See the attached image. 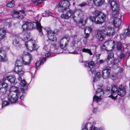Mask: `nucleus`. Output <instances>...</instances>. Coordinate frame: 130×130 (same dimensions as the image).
I'll return each mask as SVG.
<instances>
[{"label":"nucleus","mask_w":130,"mask_h":130,"mask_svg":"<svg viewBox=\"0 0 130 130\" xmlns=\"http://www.w3.org/2000/svg\"><path fill=\"white\" fill-rule=\"evenodd\" d=\"M13 44L14 45H19V39L16 38L14 39L13 41Z\"/></svg>","instance_id":"obj_39"},{"label":"nucleus","mask_w":130,"mask_h":130,"mask_svg":"<svg viewBox=\"0 0 130 130\" xmlns=\"http://www.w3.org/2000/svg\"><path fill=\"white\" fill-rule=\"evenodd\" d=\"M111 68L109 66L106 67L102 71V75L104 78H107L109 77L110 72Z\"/></svg>","instance_id":"obj_14"},{"label":"nucleus","mask_w":130,"mask_h":130,"mask_svg":"<svg viewBox=\"0 0 130 130\" xmlns=\"http://www.w3.org/2000/svg\"><path fill=\"white\" fill-rule=\"evenodd\" d=\"M104 60L103 59H101L99 60L98 62V63L99 64H102L104 63Z\"/></svg>","instance_id":"obj_49"},{"label":"nucleus","mask_w":130,"mask_h":130,"mask_svg":"<svg viewBox=\"0 0 130 130\" xmlns=\"http://www.w3.org/2000/svg\"><path fill=\"white\" fill-rule=\"evenodd\" d=\"M15 79L14 75H9L6 76L4 77L2 80L3 81H5L7 80L11 83H14L15 82Z\"/></svg>","instance_id":"obj_17"},{"label":"nucleus","mask_w":130,"mask_h":130,"mask_svg":"<svg viewBox=\"0 0 130 130\" xmlns=\"http://www.w3.org/2000/svg\"><path fill=\"white\" fill-rule=\"evenodd\" d=\"M128 96L129 98L130 97V93H129V94L128 95Z\"/></svg>","instance_id":"obj_57"},{"label":"nucleus","mask_w":130,"mask_h":130,"mask_svg":"<svg viewBox=\"0 0 130 130\" xmlns=\"http://www.w3.org/2000/svg\"><path fill=\"white\" fill-rule=\"evenodd\" d=\"M7 90L4 89L0 88V96L2 95L5 94Z\"/></svg>","instance_id":"obj_38"},{"label":"nucleus","mask_w":130,"mask_h":130,"mask_svg":"<svg viewBox=\"0 0 130 130\" xmlns=\"http://www.w3.org/2000/svg\"><path fill=\"white\" fill-rule=\"evenodd\" d=\"M6 33V30L4 29H0V41L4 37Z\"/></svg>","instance_id":"obj_28"},{"label":"nucleus","mask_w":130,"mask_h":130,"mask_svg":"<svg viewBox=\"0 0 130 130\" xmlns=\"http://www.w3.org/2000/svg\"><path fill=\"white\" fill-rule=\"evenodd\" d=\"M87 39L84 38L83 39V42L85 44H87Z\"/></svg>","instance_id":"obj_51"},{"label":"nucleus","mask_w":130,"mask_h":130,"mask_svg":"<svg viewBox=\"0 0 130 130\" xmlns=\"http://www.w3.org/2000/svg\"><path fill=\"white\" fill-rule=\"evenodd\" d=\"M74 11V13L72 14L71 18L76 23H82L83 21V14L81 10L78 9Z\"/></svg>","instance_id":"obj_8"},{"label":"nucleus","mask_w":130,"mask_h":130,"mask_svg":"<svg viewBox=\"0 0 130 130\" xmlns=\"http://www.w3.org/2000/svg\"><path fill=\"white\" fill-rule=\"evenodd\" d=\"M46 14L48 16H52V13L51 12L49 11H46Z\"/></svg>","instance_id":"obj_46"},{"label":"nucleus","mask_w":130,"mask_h":130,"mask_svg":"<svg viewBox=\"0 0 130 130\" xmlns=\"http://www.w3.org/2000/svg\"><path fill=\"white\" fill-rule=\"evenodd\" d=\"M21 66V62L19 60H17L16 61L15 64V67Z\"/></svg>","instance_id":"obj_44"},{"label":"nucleus","mask_w":130,"mask_h":130,"mask_svg":"<svg viewBox=\"0 0 130 130\" xmlns=\"http://www.w3.org/2000/svg\"><path fill=\"white\" fill-rule=\"evenodd\" d=\"M9 104V103L7 101H4L2 104V107L8 105Z\"/></svg>","instance_id":"obj_43"},{"label":"nucleus","mask_w":130,"mask_h":130,"mask_svg":"<svg viewBox=\"0 0 130 130\" xmlns=\"http://www.w3.org/2000/svg\"><path fill=\"white\" fill-rule=\"evenodd\" d=\"M93 16L90 17V20L96 24H102L105 20L106 15L101 12L95 10L93 13Z\"/></svg>","instance_id":"obj_3"},{"label":"nucleus","mask_w":130,"mask_h":130,"mask_svg":"<svg viewBox=\"0 0 130 130\" xmlns=\"http://www.w3.org/2000/svg\"><path fill=\"white\" fill-rule=\"evenodd\" d=\"M45 0H31L32 2L34 5H37L40 4Z\"/></svg>","instance_id":"obj_35"},{"label":"nucleus","mask_w":130,"mask_h":130,"mask_svg":"<svg viewBox=\"0 0 130 130\" xmlns=\"http://www.w3.org/2000/svg\"><path fill=\"white\" fill-rule=\"evenodd\" d=\"M79 41L78 40L77 38L76 37H75L73 39V41L71 44V46H73V47H75L77 45V43Z\"/></svg>","instance_id":"obj_30"},{"label":"nucleus","mask_w":130,"mask_h":130,"mask_svg":"<svg viewBox=\"0 0 130 130\" xmlns=\"http://www.w3.org/2000/svg\"><path fill=\"white\" fill-rule=\"evenodd\" d=\"M125 89L124 86L120 85L119 87L118 94L121 96H123L125 95Z\"/></svg>","instance_id":"obj_23"},{"label":"nucleus","mask_w":130,"mask_h":130,"mask_svg":"<svg viewBox=\"0 0 130 130\" xmlns=\"http://www.w3.org/2000/svg\"><path fill=\"white\" fill-rule=\"evenodd\" d=\"M74 11L70 10L67 12L66 14H62L61 17L64 19H68L71 16L72 14L74 13Z\"/></svg>","instance_id":"obj_21"},{"label":"nucleus","mask_w":130,"mask_h":130,"mask_svg":"<svg viewBox=\"0 0 130 130\" xmlns=\"http://www.w3.org/2000/svg\"><path fill=\"white\" fill-rule=\"evenodd\" d=\"M125 54L124 52H122L119 55L118 58L120 59L123 58L125 57Z\"/></svg>","instance_id":"obj_42"},{"label":"nucleus","mask_w":130,"mask_h":130,"mask_svg":"<svg viewBox=\"0 0 130 130\" xmlns=\"http://www.w3.org/2000/svg\"><path fill=\"white\" fill-rule=\"evenodd\" d=\"M35 26H36L37 29L39 32L41 33V35H42V27L41 26L40 23L38 21H36V22H33L32 23L28 22H24L22 26V27L23 30H26L28 29L34 28Z\"/></svg>","instance_id":"obj_5"},{"label":"nucleus","mask_w":130,"mask_h":130,"mask_svg":"<svg viewBox=\"0 0 130 130\" xmlns=\"http://www.w3.org/2000/svg\"><path fill=\"white\" fill-rule=\"evenodd\" d=\"M93 3L95 5L99 7L101 6L103 3V0H93Z\"/></svg>","instance_id":"obj_27"},{"label":"nucleus","mask_w":130,"mask_h":130,"mask_svg":"<svg viewBox=\"0 0 130 130\" xmlns=\"http://www.w3.org/2000/svg\"><path fill=\"white\" fill-rule=\"evenodd\" d=\"M24 59L22 58V62L23 64L25 65H29L32 59V57L29 53H27L24 57Z\"/></svg>","instance_id":"obj_13"},{"label":"nucleus","mask_w":130,"mask_h":130,"mask_svg":"<svg viewBox=\"0 0 130 130\" xmlns=\"http://www.w3.org/2000/svg\"><path fill=\"white\" fill-rule=\"evenodd\" d=\"M122 48V45L120 42H118L117 44V49L119 50Z\"/></svg>","instance_id":"obj_41"},{"label":"nucleus","mask_w":130,"mask_h":130,"mask_svg":"<svg viewBox=\"0 0 130 130\" xmlns=\"http://www.w3.org/2000/svg\"><path fill=\"white\" fill-rule=\"evenodd\" d=\"M106 61L108 64H111L112 67L115 69L119 67V64L117 62V59L114 58L112 53L108 55Z\"/></svg>","instance_id":"obj_9"},{"label":"nucleus","mask_w":130,"mask_h":130,"mask_svg":"<svg viewBox=\"0 0 130 130\" xmlns=\"http://www.w3.org/2000/svg\"><path fill=\"white\" fill-rule=\"evenodd\" d=\"M46 61V58H44L41 61H38L36 63V66L37 67H39L40 65L43 64Z\"/></svg>","instance_id":"obj_31"},{"label":"nucleus","mask_w":130,"mask_h":130,"mask_svg":"<svg viewBox=\"0 0 130 130\" xmlns=\"http://www.w3.org/2000/svg\"><path fill=\"white\" fill-rule=\"evenodd\" d=\"M106 46L104 43L101 45V49L106 50Z\"/></svg>","instance_id":"obj_47"},{"label":"nucleus","mask_w":130,"mask_h":130,"mask_svg":"<svg viewBox=\"0 0 130 130\" xmlns=\"http://www.w3.org/2000/svg\"><path fill=\"white\" fill-rule=\"evenodd\" d=\"M107 1L108 3H110V0H107Z\"/></svg>","instance_id":"obj_56"},{"label":"nucleus","mask_w":130,"mask_h":130,"mask_svg":"<svg viewBox=\"0 0 130 130\" xmlns=\"http://www.w3.org/2000/svg\"><path fill=\"white\" fill-rule=\"evenodd\" d=\"M26 37L24 38L25 41V45L28 50L31 52L33 50H36L39 47V46L36 43L35 41L32 39L29 40L30 35L29 33H27L25 35Z\"/></svg>","instance_id":"obj_4"},{"label":"nucleus","mask_w":130,"mask_h":130,"mask_svg":"<svg viewBox=\"0 0 130 130\" xmlns=\"http://www.w3.org/2000/svg\"><path fill=\"white\" fill-rule=\"evenodd\" d=\"M8 59L6 57L4 51L2 50V48H0V60L5 61H7Z\"/></svg>","instance_id":"obj_25"},{"label":"nucleus","mask_w":130,"mask_h":130,"mask_svg":"<svg viewBox=\"0 0 130 130\" xmlns=\"http://www.w3.org/2000/svg\"><path fill=\"white\" fill-rule=\"evenodd\" d=\"M105 31V30L104 29L100 30L97 31L98 39L99 41H102L104 39L105 36L103 33Z\"/></svg>","instance_id":"obj_22"},{"label":"nucleus","mask_w":130,"mask_h":130,"mask_svg":"<svg viewBox=\"0 0 130 130\" xmlns=\"http://www.w3.org/2000/svg\"><path fill=\"white\" fill-rule=\"evenodd\" d=\"M101 54H98L96 55V58L97 59H100V56Z\"/></svg>","instance_id":"obj_48"},{"label":"nucleus","mask_w":130,"mask_h":130,"mask_svg":"<svg viewBox=\"0 0 130 130\" xmlns=\"http://www.w3.org/2000/svg\"><path fill=\"white\" fill-rule=\"evenodd\" d=\"M87 127L88 128V130H98V128L92 125L90 123H88L87 124Z\"/></svg>","instance_id":"obj_29"},{"label":"nucleus","mask_w":130,"mask_h":130,"mask_svg":"<svg viewBox=\"0 0 130 130\" xmlns=\"http://www.w3.org/2000/svg\"><path fill=\"white\" fill-rule=\"evenodd\" d=\"M20 96L16 94L9 93L8 95V101L11 103H20L21 102V100L20 99Z\"/></svg>","instance_id":"obj_10"},{"label":"nucleus","mask_w":130,"mask_h":130,"mask_svg":"<svg viewBox=\"0 0 130 130\" xmlns=\"http://www.w3.org/2000/svg\"><path fill=\"white\" fill-rule=\"evenodd\" d=\"M103 93V92L102 89L98 88L95 94L94 95L93 97V101H95L97 103L100 101L101 100V94Z\"/></svg>","instance_id":"obj_11"},{"label":"nucleus","mask_w":130,"mask_h":130,"mask_svg":"<svg viewBox=\"0 0 130 130\" xmlns=\"http://www.w3.org/2000/svg\"><path fill=\"white\" fill-rule=\"evenodd\" d=\"M82 51L83 52L87 53L90 55H92L93 54V53L91 50L89 49L84 48L82 49Z\"/></svg>","instance_id":"obj_34"},{"label":"nucleus","mask_w":130,"mask_h":130,"mask_svg":"<svg viewBox=\"0 0 130 130\" xmlns=\"http://www.w3.org/2000/svg\"><path fill=\"white\" fill-rule=\"evenodd\" d=\"M20 12L23 14H24L25 13V10L23 9L20 10L19 11H14L13 12L14 14L12 15L13 17L14 18H16L19 19H22L23 17V15H20Z\"/></svg>","instance_id":"obj_20"},{"label":"nucleus","mask_w":130,"mask_h":130,"mask_svg":"<svg viewBox=\"0 0 130 130\" xmlns=\"http://www.w3.org/2000/svg\"><path fill=\"white\" fill-rule=\"evenodd\" d=\"M70 5L68 0H61L57 3L56 9L59 12H63L69 8Z\"/></svg>","instance_id":"obj_7"},{"label":"nucleus","mask_w":130,"mask_h":130,"mask_svg":"<svg viewBox=\"0 0 130 130\" xmlns=\"http://www.w3.org/2000/svg\"><path fill=\"white\" fill-rule=\"evenodd\" d=\"M73 48H74V47H71L70 50H71V49H73Z\"/></svg>","instance_id":"obj_58"},{"label":"nucleus","mask_w":130,"mask_h":130,"mask_svg":"<svg viewBox=\"0 0 130 130\" xmlns=\"http://www.w3.org/2000/svg\"><path fill=\"white\" fill-rule=\"evenodd\" d=\"M75 4V3L73 2V5H74Z\"/></svg>","instance_id":"obj_59"},{"label":"nucleus","mask_w":130,"mask_h":130,"mask_svg":"<svg viewBox=\"0 0 130 130\" xmlns=\"http://www.w3.org/2000/svg\"><path fill=\"white\" fill-rule=\"evenodd\" d=\"M14 71L19 75H22L24 73V69L21 66L15 67Z\"/></svg>","instance_id":"obj_24"},{"label":"nucleus","mask_w":130,"mask_h":130,"mask_svg":"<svg viewBox=\"0 0 130 130\" xmlns=\"http://www.w3.org/2000/svg\"><path fill=\"white\" fill-rule=\"evenodd\" d=\"M19 80L21 81L20 87L21 90L23 92H20L19 88L14 86L11 87L10 89V92L9 93H12L13 94H16L20 96V100L23 98V92L26 90L28 86V84L26 83L23 77H22L21 76H19L18 78Z\"/></svg>","instance_id":"obj_2"},{"label":"nucleus","mask_w":130,"mask_h":130,"mask_svg":"<svg viewBox=\"0 0 130 130\" xmlns=\"http://www.w3.org/2000/svg\"><path fill=\"white\" fill-rule=\"evenodd\" d=\"M87 5V3L85 2H82V3H81L80 4H79L78 5V6H80L81 7H83L85 6L86 5Z\"/></svg>","instance_id":"obj_45"},{"label":"nucleus","mask_w":130,"mask_h":130,"mask_svg":"<svg viewBox=\"0 0 130 130\" xmlns=\"http://www.w3.org/2000/svg\"><path fill=\"white\" fill-rule=\"evenodd\" d=\"M15 5L14 2V1L12 0L11 1L8 2V3L7 4V7L10 8H11L13 7Z\"/></svg>","instance_id":"obj_33"},{"label":"nucleus","mask_w":130,"mask_h":130,"mask_svg":"<svg viewBox=\"0 0 130 130\" xmlns=\"http://www.w3.org/2000/svg\"><path fill=\"white\" fill-rule=\"evenodd\" d=\"M104 44L106 46L108 45H109L111 46L112 48L111 50V51L113 50L115 48V43L114 41L112 40L106 41Z\"/></svg>","instance_id":"obj_26"},{"label":"nucleus","mask_w":130,"mask_h":130,"mask_svg":"<svg viewBox=\"0 0 130 130\" xmlns=\"http://www.w3.org/2000/svg\"><path fill=\"white\" fill-rule=\"evenodd\" d=\"M106 32L105 35L107 36H111L114 35L116 31L113 27H106L104 29Z\"/></svg>","instance_id":"obj_12"},{"label":"nucleus","mask_w":130,"mask_h":130,"mask_svg":"<svg viewBox=\"0 0 130 130\" xmlns=\"http://www.w3.org/2000/svg\"><path fill=\"white\" fill-rule=\"evenodd\" d=\"M84 66L86 67H89L92 74H95L93 82H95L100 79L101 74L100 72H97L95 74V68L94 66V63L93 61H86L85 62Z\"/></svg>","instance_id":"obj_6"},{"label":"nucleus","mask_w":130,"mask_h":130,"mask_svg":"<svg viewBox=\"0 0 130 130\" xmlns=\"http://www.w3.org/2000/svg\"><path fill=\"white\" fill-rule=\"evenodd\" d=\"M45 29L47 33V37L50 40L53 42L54 43H52V44L54 47L56 49L60 47L64 49L68 43L69 39V36L68 35L64 36L60 41H59L57 40L56 37L55 36L54 31L48 28H46Z\"/></svg>","instance_id":"obj_1"},{"label":"nucleus","mask_w":130,"mask_h":130,"mask_svg":"<svg viewBox=\"0 0 130 130\" xmlns=\"http://www.w3.org/2000/svg\"><path fill=\"white\" fill-rule=\"evenodd\" d=\"M97 111V109L96 108H94L93 110V111L94 113H95Z\"/></svg>","instance_id":"obj_55"},{"label":"nucleus","mask_w":130,"mask_h":130,"mask_svg":"<svg viewBox=\"0 0 130 130\" xmlns=\"http://www.w3.org/2000/svg\"><path fill=\"white\" fill-rule=\"evenodd\" d=\"M98 130H104V128L102 127H101L98 128Z\"/></svg>","instance_id":"obj_53"},{"label":"nucleus","mask_w":130,"mask_h":130,"mask_svg":"<svg viewBox=\"0 0 130 130\" xmlns=\"http://www.w3.org/2000/svg\"><path fill=\"white\" fill-rule=\"evenodd\" d=\"M92 30V29L90 27H86L84 29L85 33H90Z\"/></svg>","instance_id":"obj_36"},{"label":"nucleus","mask_w":130,"mask_h":130,"mask_svg":"<svg viewBox=\"0 0 130 130\" xmlns=\"http://www.w3.org/2000/svg\"><path fill=\"white\" fill-rule=\"evenodd\" d=\"M118 4V3L117 2V1H111L110 3L111 8L113 6H115V5Z\"/></svg>","instance_id":"obj_40"},{"label":"nucleus","mask_w":130,"mask_h":130,"mask_svg":"<svg viewBox=\"0 0 130 130\" xmlns=\"http://www.w3.org/2000/svg\"><path fill=\"white\" fill-rule=\"evenodd\" d=\"M117 90V86L115 85L113 86L111 89V94L109 97L115 100L118 94Z\"/></svg>","instance_id":"obj_15"},{"label":"nucleus","mask_w":130,"mask_h":130,"mask_svg":"<svg viewBox=\"0 0 130 130\" xmlns=\"http://www.w3.org/2000/svg\"><path fill=\"white\" fill-rule=\"evenodd\" d=\"M82 130H88V128L87 127V125L85 127V128H83Z\"/></svg>","instance_id":"obj_54"},{"label":"nucleus","mask_w":130,"mask_h":130,"mask_svg":"<svg viewBox=\"0 0 130 130\" xmlns=\"http://www.w3.org/2000/svg\"><path fill=\"white\" fill-rule=\"evenodd\" d=\"M127 36H130V25L128 26L127 28L124 29L123 33L120 35V38L121 39H124Z\"/></svg>","instance_id":"obj_16"},{"label":"nucleus","mask_w":130,"mask_h":130,"mask_svg":"<svg viewBox=\"0 0 130 130\" xmlns=\"http://www.w3.org/2000/svg\"><path fill=\"white\" fill-rule=\"evenodd\" d=\"M50 53H46L45 54V57L46 58L49 57L50 55Z\"/></svg>","instance_id":"obj_50"},{"label":"nucleus","mask_w":130,"mask_h":130,"mask_svg":"<svg viewBox=\"0 0 130 130\" xmlns=\"http://www.w3.org/2000/svg\"><path fill=\"white\" fill-rule=\"evenodd\" d=\"M80 48L77 47L73 51H70L69 52L71 54H77L78 53V52L80 51Z\"/></svg>","instance_id":"obj_32"},{"label":"nucleus","mask_w":130,"mask_h":130,"mask_svg":"<svg viewBox=\"0 0 130 130\" xmlns=\"http://www.w3.org/2000/svg\"><path fill=\"white\" fill-rule=\"evenodd\" d=\"M8 84L6 83H3L0 85V88H2L3 89H4L7 90Z\"/></svg>","instance_id":"obj_37"},{"label":"nucleus","mask_w":130,"mask_h":130,"mask_svg":"<svg viewBox=\"0 0 130 130\" xmlns=\"http://www.w3.org/2000/svg\"><path fill=\"white\" fill-rule=\"evenodd\" d=\"M129 86H130V84H129Z\"/></svg>","instance_id":"obj_62"},{"label":"nucleus","mask_w":130,"mask_h":130,"mask_svg":"<svg viewBox=\"0 0 130 130\" xmlns=\"http://www.w3.org/2000/svg\"><path fill=\"white\" fill-rule=\"evenodd\" d=\"M111 8L112 10V16L116 17L118 15L119 11V4H117Z\"/></svg>","instance_id":"obj_19"},{"label":"nucleus","mask_w":130,"mask_h":130,"mask_svg":"<svg viewBox=\"0 0 130 130\" xmlns=\"http://www.w3.org/2000/svg\"><path fill=\"white\" fill-rule=\"evenodd\" d=\"M81 62L82 63L83 62V60H82V61Z\"/></svg>","instance_id":"obj_60"},{"label":"nucleus","mask_w":130,"mask_h":130,"mask_svg":"<svg viewBox=\"0 0 130 130\" xmlns=\"http://www.w3.org/2000/svg\"><path fill=\"white\" fill-rule=\"evenodd\" d=\"M85 38H86L87 39V38L89 37V33H85Z\"/></svg>","instance_id":"obj_52"},{"label":"nucleus","mask_w":130,"mask_h":130,"mask_svg":"<svg viewBox=\"0 0 130 130\" xmlns=\"http://www.w3.org/2000/svg\"><path fill=\"white\" fill-rule=\"evenodd\" d=\"M44 48H45V49L46 50V47H44Z\"/></svg>","instance_id":"obj_61"},{"label":"nucleus","mask_w":130,"mask_h":130,"mask_svg":"<svg viewBox=\"0 0 130 130\" xmlns=\"http://www.w3.org/2000/svg\"><path fill=\"white\" fill-rule=\"evenodd\" d=\"M118 15L116 17L112 16L113 19V24L114 26L117 28H118L119 27L121 23V21L120 19L119 18H118Z\"/></svg>","instance_id":"obj_18"}]
</instances>
